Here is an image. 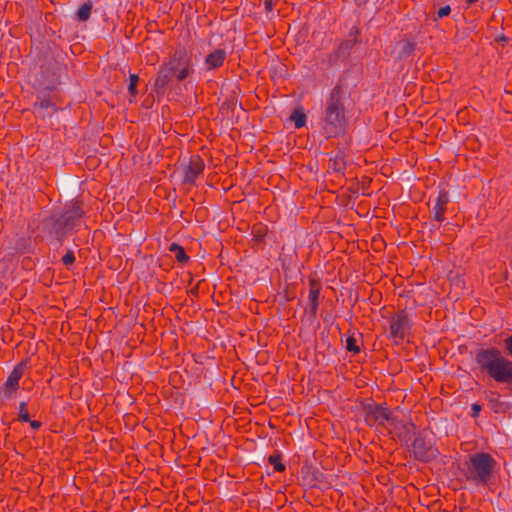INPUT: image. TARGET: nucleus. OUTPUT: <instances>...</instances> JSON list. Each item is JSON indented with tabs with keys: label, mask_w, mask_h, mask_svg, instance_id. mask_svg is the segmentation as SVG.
Segmentation results:
<instances>
[{
	"label": "nucleus",
	"mask_w": 512,
	"mask_h": 512,
	"mask_svg": "<svg viewBox=\"0 0 512 512\" xmlns=\"http://www.w3.org/2000/svg\"><path fill=\"white\" fill-rule=\"evenodd\" d=\"M346 126L344 91L335 86L325 102L322 129L327 137H337L345 132Z\"/></svg>",
	"instance_id": "f257e3e1"
},
{
	"label": "nucleus",
	"mask_w": 512,
	"mask_h": 512,
	"mask_svg": "<svg viewBox=\"0 0 512 512\" xmlns=\"http://www.w3.org/2000/svg\"><path fill=\"white\" fill-rule=\"evenodd\" d=\"M191 70V60L185 49L176 50L170 60L160 67L154 83L155 90L164 91L174 77L178 81L186 79Z\"/></svg>",
	"instance_id": "f03ea898"
},
{
	"label": "nucleus",
	"mask_w": 512,
	"mask_h": 512,
	"mask_svg": "<svg viewBox=\"0 0 512 512\" xmlns=\"http://www.w3.org/2000/svg\"><path fill=\"white\" fill-rule=\"evenodd\" d=\"M496 467L495 459L488 453L478 452L469 456L462 472L465 479L475 486H486Z\"/></svg>",
	"instance_id": "7ed1b4c3"
},
{
	"label": "nucleus",
	"mask_w": 512,
	"mask_h": 512,
	"mask_svg": "<svg viewBox=\"0 0 512 512\" xmlns=\"http://www.w3.org/2000/svg\"><path fill=\"white\" fill-rule=\"evenodd\" d=\"M83 214L84 211L81 207V203L73 202L66 208L59 218L55 219L54 217H50L46 219L44 229L51 235L60 237L65 232L77 227L81 222Z\"/></svg>",
	"instance_id": "20e7f679"
},
{
	"label": "nucleus",
	"mask_w": 512,
	"mask_h": 512,
	"mask_svg": "<svg viewBox=\"0 0 512 512\" xmlns=\"http://www.w3.org/2000/svg\"><path fill=\"white\" fill-rule=\"evenodd\" d=\"M393 413L385 406L368 403L363 407V415L367 425L376 429H384Z\"/></svg>",
	"instance_id": "39448f33"
},
{
	"label": "nucleus",
	"mask_w": 512,
	"mask_h": 512,
	"mask_svg": "<svg viewBox=\"0 0 512 512\" xmlns=\"http://www.w3.org/2000/svg\"><path fill=\"white\" fill-rule=\"evenodd\" d=\"M413 428L414 426L411 422L399 420L396 416L392 414L385 430L393 438H397L400 441L406 442L410 439V434Z\"/></svg>",
	"instance_id": "423d86ee"
},
{
	"label": "nucleus",
	"mask_w": 512,
	"mask_h": 512,
	"mask_svg": "<svg viewBox=\"0 0 512 512\" xmlns=\"http://www.w3.org/2000/svg\"><path fill=\"white\" fill-rule=\"evenodd\" d=\"M410 327L408 314L405 311H400L391 318L390 335L395 340H403L409 333Z\"/></svg>",
	"instance_id": "0eeeda50"
},
{
	"label": "nucleus",
	"mask_w": 512,
	"mask_h": 512,
	"mask_svg": "<svg viewBox=\"0 0 512 512\" xmlns=\"http://www.w3.org/2000/svg\"><path fill=\"white\" fill-rule=\"evenodd\" d=\"M412 452L415 458L423 462H429L438 454L437 448L421 436H417L414 439L412 443Z\"/></svg>",
	"instance_id": "6e6552de"
},
{
	"label": "nucleus",
	"mask_w": 512,
	"mask_h": 512,
	"mask_svg": "<svg viewBox=\"0 0 512 512\" xmlns=\"http://www.w3.org/2000/svg\"><path fill=\"white\" fill-rule=\"evenodd\" d=\"M204 167V161L200 156H191L188 164L183 166V183L194 184L196 179L203 173Z\"/></svg>",
	"instance_id": "1a4fd4ad"
},
{
	"label": "nucleus",
	"mask_w": 512,
	"mask_h": 512,
	"mask_svg": "<svg viewBox=\"0 0 512 512\" xmlns=\"http://www.w3.org/2000/svg\"><path fill=\"white\" fill-rule=\"evenodd\" d=\"M26 365V361L20 362L18 365L14 367V369L8 376L6 382L2 387V392L6 398H9L12 395V393L19 388V380L22 378L24 374Z\"/></svg>",
	"instance_id": "9d476101"
},
{
	"label": "nucleus",
	"mask_w": 512,
	"mask_h": 512,
	"mask_svg": "<svg viewBox=\"0 0 512 512\" xmlns=\"http://www.w3.org/2000/svg\"><path fill=\"white\" fill-rule=\"evenodd\" d=\"M226 51L223 49H215L209 53L204 61L207 70H215L221 67L226 59Z\"/></svg>",
	"instance_id": "9b49d317"
},
{
	"label": "nucleus",
	"mask_w": 512,
	"mask_h": 512,
	"mask_svg": "<svg viewBox=\"0 0 512 512\" xmlns=\"http://www.w3.org/2000/svg\"><path fill=\"white\" fill-rule=\"evenodd\" d=\"M290 120L294 123L295 128L299 129L305 126L306 115L301 109H295L290 115Z\"/></svg>",
	"instance_id": "f8f14e48"
},
{
	"label": "nucleus",
	"mask_w": 512,
	"mask_h": 512,
	"mask_svg": "<svg viewBox=\"0 0 512 512\" xmlns=\"http://www.w3.org/2000/svg\"><path fill=\"white\" fill-rule=\"evenodd\" d=\"M139 81V77L136 74H130L129 76V84H128V93L130 95L129 102L132 103L135 101L137 95V83Z\"/></svg>",
	"instance_id": "ddd939ff"
},
{
	"label": "nucleus",
	"mask_w": 512,
	"mask_h": 512,
	"mask_svg": "<svg viewBox=\"0 0 512 512\" xmlns=\"http://www.w3.org/2000/svg\"><path fill=\"white\" fill-rule=\"evenodd\" d=\"M92 3L90 1L85 2L77 11V19L79 21H87L91 15Z\"/></svg>",
	"instance_id": "4468645a"
},
{
	"label": "nucleus",
	"mask_w": 512,
	"mask_h": 512,
	"mask_svg": "<svg viewBox=\"0 0 512 512\" xmlns=\"http://www.w3.org/2000/svg\"><path fill=\"white\" fill-rule=\"evenodd\" d=\"M319 290L311 288L308 295V306L312 313H315L318 308Z\"/></svg>",
	"instance_id": "2eb2a0df"
},
{
	"label": "nucleus",
	"mask_w": 512,
	"mask_h": 512,
	"mask_svg": "<svg viewBox=\"0 0 512 512\" xmlns=\"http://www.w3.org/2000/svg\"><path fill=\"white\" fill-rule=\"evenodd\" d=\"M170 251L174 252L175 257L179 262L183 263L188 260V256L186 255L184 249L181 246H179L178 244L172 243L170 245Z\"/></svg>",
	"instance_id": "dca6fc26"
},
{
	"label": "nucleus",
	"mask_w": 512,
	"mask_h": 512,
	"mask_svg": "<svg viewBox=\"0 0 512 512\" xmlns=\"http://www.w3.org/2000/svg\"><path fill=\"white\" fill-rule=\"evenodd\" d=\"M445 210H446V207L434 204L432 211H431L433 214V219L438 222L444 221Z\"/></svg>",
	"instance_id": "f3484780"
},
{
	"label": "nucleus",
	"mask_w": 512,
	"mask_h": 512,
	"mask_svg": "<svg viewBox=\"0 0 512 512\" xmlns=\"http://www.w3.org/2000/svg\"><path fill=\"white\" fill-rule=\"evenodd\" d=\"M269 463L274 466V469L278 472H282L285 470V465L281 463L280 457L276 455H271L269 457Z\"/></svg>",
	"instance_id": "a211bd4d"
},
{
	"label": "nucleus",
	"mask_w": 512,
	"mask_h": 512,
	"mask_svg": "<svg viewBox=\"0 0 512 512\" xmlns=\"http://www.w3.org/2000/svg\"><path fill=\"white\" fill-rule=\"evenodd\" d=\"M448 202H449L448 193L446 191H440L435 200V204L446 207Z\"/></svg>",
	"instance_id": "6ab92c4d"
},
{
	"label": "nucleus",
	"mask_w": 512,
	"mask_h": 512,
	"mask_svg": "<svg viewBox=\"0 0 512 512\" xmlns=\"http://www.w3.org/2000/svg\"><path fill=\"white\" fill-rule=\"evenodd\" d=\"M19 420L22 421V422H29L30 421V418H29V414L26 410V403L25 402H21L20 405H19Z\"/></svg>",
	"instance_id": "aec40b11"
},
{
	"label": "nucleus",
	"mask_w": 512,
	"mask_h": 512,
	"mask_svg": "<svg viewBox=\"0 0 512 512\" xmlns=\"http://www.w3.org/2000/svg\"><path fill=\"white\" fill-rule=\"evenodd\" d=\"M346 349L350 352L358 353L360 351L359 346L356 344V340L353 337H348L346 340Z\"/></svg>",
	"instance_id": "412c9836"
},
{
	"label": "nucleus",
	"mask_w": 512,
	"mask_h": 512,
	"mask_svg": "<svg viewBox=\"0 0 512 512\" xmlns=\"http://www.w3.org/2000/svg\"><path fill=\"white\" fill-rule=\"evenodd\" d=\"M355 42V39L343 41L339 46V52L344 54L345 52L349 51L354 46Z\"/></svg>",
	"instance_id": "4be33fe9"
},
{
	"label": "nucleus",
	"mask_w": 512,
	"mask_h": 512,
	"mask_svg": "<svg viewBox=\"0 0 512 512\" xmlns=\"http://www.w3.org/2000/svg\"><path fill=\"white\" fill-rule=\"evenodd\" d=\"M74 261H75V256L71 250L67 251V253L62 257V262L66 266L73 264Z\"/></svg>",
	"instance_id": "5701e85b"
},
{
	"label": "nucleus",
	"mask_w": 512,
	"mask_h": 512,
	"mask_svg": "<svg viewBox=\"0 0 512 512\" xmlns=\"http://www.w3.org/2000/svg\"><path fill=\"white\" fill-rule=\"evenodd\" d=\"M451 12V8L449 5H445V6H442L441 8H439L438 12H437V16L438 18H443V17H446L450 14Z\"/></svg>",
	"instance_id": "b1692460"
},
{
	"label": "nucleus",
	"mask_w": 512,
	"mask_h": 512,
	"mask_svg": "<svg viewBox=\"0 0 512 512\" xmlns=\"http://www.w3.org/2000/svg\"><path fill=\"white\" fill-rule=\"evenodd\" d=\"M504 345L508 354L512 357V334L504 340Z\"/></svg>",
	"instance_id": "393cba45"
},
{
	"label": "nucleus",
	"mask_w": 512,
	"mask_h": 512,
	"mask_svg": "<svg viewBox=\"0 0 512 512\" xmlns=\"http://www.w3.org/2000/svg\"><path fill=\"white\" fill-rule=\"evenodd\" d=\"M264 7L267 12H271L273 10V1L272 0H266L264 2Z\"/></svg>",
	"instance_id": "a878e982"
},
{
	"label": "nucleus",
	"mask_w": 512,
	"mask_h": 512,
	"mask_svg": "<svg viewBox=\"0 0 512 512\" xmlns=\"http://www.w3.org/2000/svg\"><path fill=\"white\" fill-rule=\"evenodd\" d=\"M472 410L474 411V415L476 416L479 413V411L481 410V407L478 404H473Z\"/></svg>",
	"instance_id": "bb28decb"
},
{
	"label": "nucleus",
	"mask_w": 512,
	"mask_h": 512,
	"mask_svg": "<svg viewBox=\"0 0 512 512\" xmlns=\"http://www.w3.org/2000/svg\"><path fill=\"white\" fill-rule=\"evenodd\" d=\"M29 422L33 429H38L41 426V423L38 421H29Z\"/></svg>",
	"instance_id": "cd10ccee"
},
{
	"label": "nucleus",
	"mask_w": 512,
	"mask_h": 512,
	"mask_svg": "<svg viewBox=\"0 0 512 512\" xmlns=\"http://www.w3.org/2000/svg\"><path fill=\"white\" fill-rule=\"evenodd\" d=\"M50 106H52V105L50 104V102H49V101H46V100H45V101H42V102H41V107H42V108H48V107H50Z\"/></svg>",
	"instance_id": "c85d7f7f"
},
{
	"label": "nucleus",
	"mask_w": 512,
	"mask_h": 512,
	"mask_svg": "<svg viewBox=\"0 0 512 512\" xmlns=\"http://www.w3.org/2000/svg\"><path fill=\"white\" fill-rule=\"evenodd\" d=\"M369 0H355L358 6L365 5Z\"/></svg>",
	"instance_id": "c756f323"
},
{
	"label": "nucleus",
	"mask_w": 512,
	"mask_h": 512,
	"mask_svg": "<svg viewBox=\"0 0 512 512\" xmlns=\"http://www.w3.org/2000/svg\"><path fill=\"white\" fill-rule=\"evenodd\" d=\"M477 1H478V0H467V2H468L469 4H474V3H476Z\"/></svg>",
	"instance_id": "7c9ffc66"
}]
</instances>
